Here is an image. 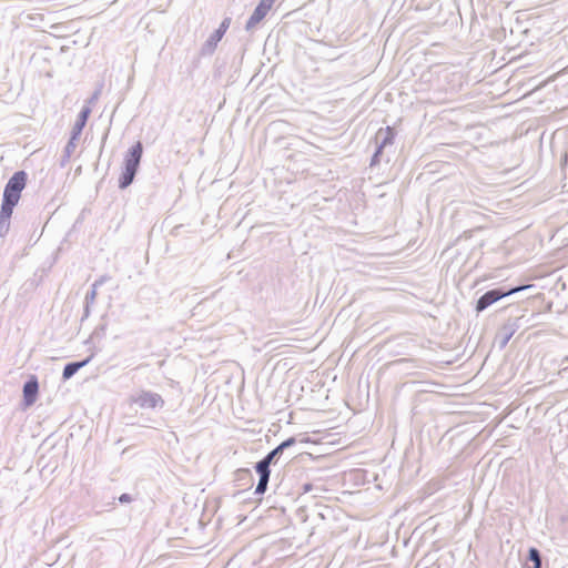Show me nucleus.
<instances>
[{
    "mask_svg": "<svg viewBox=\"0 0 568 568\" xmlns=\"http://www.w3.org/2000/svg\"><path fill=\"white\" fill-rule=\"evenodd\" d=\"M142 155L143 143L141 141H136L125 152L118 180V187L120 190H125L133 183L140 169Z\"/></svg>",
    "mask_w": 568,
    "mask_h": 568,
    "instance_id": "f257e3e1",
    "label": "nucleus"
},
{
    "mask_svg": "<svg viewBox=\"0 0 568 568\" xmlns=\"http://www.w3.org/2000/svg\"><path fill=\"white\" fill-rule=\"evenodd\" d=\"M532 287L530 284H519V285H500L488 290L481 296H479L474 306V311L477 315L486 311L489 306L494 305L498 301L504 297L514 295L516 293L526 291Z\"/></svg>",
    "mask_w": 568,
    "mask_h": 568,
    "instance_id": "f03ea898",
    "label": "nucleus"
},
{
    "mask_svg": "<svg viewBox=\"0 0 568 568\" xmlns=\"http://www.w3.org/2000/svg\"><path fill=\"white\" fill-rule=\"evenodd\" d=\"M28 182V173L24 170L16 171L7 181L2 200L10 201L13 203H19L21 199V193L26 187Z\"/></svg>",
    "mask_w": 568,
    "mask_h": 568,
    "instance_id": "7ed1b4c3",
    "label": "nucleus"
},
{
    "mask_svg": "<svg viewBox=\"0 0 568 568\" xmlns=\"http://www.w3.org/2000/svg\"><path fill=\"white\" fill-rule=\"evenodd\" d=\"M231 22H232L231 17L223 18V20L220 22V26L217 27V29H215L210 34V37L205 40V42L202 44V47L200 49V54L202 57L212 55L215 52L219 42L225 36L226 31L229 30V28L231 26Z\"/></svg>",
    "mask_w": 568,
    "mask_h": 568,
    "instance_id": "20e7f679",
    "label": "nucleus"
},
{
    "mask_svg": "<svg viewBox=\"0 0 568 568\" xmlns=\"http://www.w3.org/2000/svg\"><path fill=\"white\" fill-rule=\"evenodd\" d=\"M130 403L142 409H161L165 404L163 397L152 390H141L131 395Z\"/></svg>",
    "mask_w": 568,
    "mask_h": 568,
    "instance_id": "39448f33",
    "label": "nucleus"
},
{
    "mask_svg": "<svg viewBox=\"0 0 568 568\" xmlns=\"http://www.w3.org/2000/svg\"><path fill=\"white\" fill-rule=\"evenodd\" d=\"M273 464L271 462H268V459H266L265 457H263L262 459H260L258 462H256L253 466L255 473L257 474L258 476V481H257V485L255 487V490H254V495L255 496H263L267 488H268V483H270V478H271V466Z\"/></svg>",
    "mask_w": 568,
    "mask_h": 568,
    "instance_id": "423d86ee",
    "label": "nucleus"
},
{
    "mask_svg": "<svg viewBox=\"0 0 568 568\" xmlns=\"http://www.w3.org/2000/svg\"><path fill=\"white\" fill-rule=\"evenodd\" d=\"M39 379L36 374H30L22 385L21 407L27 409L36 404L39 397Z\"/></svg>",
    "mask_w": 568,
    "mask_h": 568,
    "instance_id": "0eeeda50",
    "label": "nucleus"
},
{
    "mask_svg": "<svg viewBox=\"0 0 568 568\" xmlns=\"http://www.w3.org/2000/svg\"><path fill=\"white\" fill-rule=\"evenodd\" d=\"M520 321L521 317L519 316L508 318L499 328L495 337V342L497 343L499 349H504L514 334L520 328Z\"/></svg>",
    "mask_w": 568,
    "mask_h": 568,
    "instance_id": "6e6552de",
    "label": "nucleus"
},
{
    "mask_svg": "<svg viewBox=\"0 0 568 568\" xmlns=\"http://www.w3.org/2000/svg\"><path fill=\"white\" fill-rule=\"evenodd\" d=\"M275 1L276 0H260L245 23V31L251 32L261 21L265 19Z\"/></svg>",
    "mask_w": 568,
    "mask_h": 568,
    "instance_id": "1a4fd4ad",
    "label": "nucleus"
},
{
    "mask_svg": "<svg viewBox=\"0 0 568 568\" xmlns=\"http://www.w3.org/2000/svg\"><path fill=\"white\" fill-rule=\"evenodd\" d=\"M92 109L89 105H82L80 112L77 115V120L72 125L70 136L79 140L83 129L85 128L88 120L91 115Z\"/></svg>",
    "mask_w": 568,
    "mask_h": 568,
    "instance_id": "9d476101",
    "label": "nucleus"
},
{
    "mask_svg": "<svg viewBox=\"0 0 568 568\" xmlns=\"http://www.w3.org/2000/svg\"><path fill=\"white\" fill-rule=\"evenodd\" d=\"M396 130L393 126L387 125L386 128H381L375 134V142H378L382 146L390 148L393 146L396 138Z\"/></svg>",
    "mask_w": 568,
    "mask_h": 568,
    "instance_id": "9b49d317",
    "label": "nucleus"
},
{
    "mask_svg": "<svg viewBox=\"0 0 568 568\" xmlns=\"http://www.w3.org/2000/svg\"><path fill=\"white\" fill-rule=\"evenodd\" d=\"M93 358V354L82 361L69 362L64 365L62 371V379L68 381L72 378L82 367L87 366Z\"/></svg>",
    "mask_w": 568,
    "mask_h": 568,
    "instance_id": "f8f14e48",
    "label": "nucleus"
},
{
    "mask_svg": "<svg viewBox=\"0 0 568 568\" xmlns=\"http://www.w3.org/2000/svg\"><path fill=\"white\" fill-rule=\"evenodd\" d=\"M526 568H542V556L538 548H528L526 556Z\"/></svg>",
    "mask_w": 568,
    "mask_h": 568,
    "instance_id": "ddd939ff",
    "label": "nucleus"
},
{
    "mask_svg": "<svg viewBox=\"0 0 568 568\" xmlns=\"http://www.w3.org/2000/svg\"><path fill=\"white\" fill-rule=\"evenodd\" d=\"M98 287L93 286L91 284L90 290L87 292L84 297V307H83V314L81 317V322L85 321L90 314H91V305L94 304L97 295H98Z\"/></svg>",
    "mask_w": 568,
    "mask_h": 568,
    "instance_id": "4468645a",
    "label": "nucleus"
},
{
    "mask_svg": "<svg viewBox=\"0 0 568 568\" xmlns=\"http://www.w3.org/2000/svg\"><path fill=\"white\" fill-rule=\"evenodd\" d=\"M79 140L69 136V140H68V142H67V144H65V146L63 149V154L60 158L59 164H60L61 168H64L69 163V161L71 159V155H72V153L74 152V150L77 148V142Z\"/></svg>",
    "mask_w": 568,
    "mask_h": 568,
    "instance_id": "2eb2a0df",
    "label": "nucleus"
},
{
    "mask_svg": "<svg viewBox=\"0 0 568 568\" xmlns=\"http://www.w3.org/2000/svg\"><path fill=\"white\" fill-rule=\"evenodd\" d=\"M17 205H18L17 203H13V202H10V201L2 200V201H1V207H0V219H1L2 221H8V222H10V221H11L12 213H13V210H14V207H16Z\"/></svg>",
    "mask_w": 568,
    "mask_h": 568,
    "instance_id": "dca6fc26",
    "label": "nucleus"
},
{
    "mask_svg": "<svg viewBox=\"0 0 568 568\" xmlns=\"http://www.w3.org/2000/svg\"><path fill=\"white\" fill-rule=\"evenodd\" d=\"M234 481H246L252 485L253 475L251 469L248 468H239L234 471Z\"/></svg>",
    "mask_w": 568,
    "mask_h": 568,
    "instance_id": "f3484780",
    "label": "nucleus"
},
{
    "mask_svg": "<svg viewBox=\"0 0 568 568\" xmlns=\"http://www.w3.org/2000/svg\"><path fill=\"white\" fill-rule=\"evenodd\" d=\"M375 144H376L375 151L372 154L371 161H369V166L371 168L376 166V165H378L381 163L383 153L386 150V148L382 146L378 142H375Z\"/></svg>",
    "mask_w": 568,
    "mask_h": 568,
    "instance_id": "a211bd4d",
    "label": "nucleus"
},
{
    "mask_svg": "<svg viewBox=\"0 0 568 568\" xmlns=\"http://www.w3.org/2000/svg\"><path fill=\"white\" fill-rule=\"evenodd\" d=\"M285 452L280 445L270 450L264 457L268 459L274 466L278 463Z\"/></svg>",
    "mask_w": 568,
    "mask_h": 568,
    "instance_id": "6ab92c4d",
    "label": "nucleus"
},
{
    "mask_svg": "<svg viewBox=\"0 0 568 568\" xmlns=\"http://www.w3.org/2000/svg\"><path fill=\"white\" fill-rule=\"evenodd\" d=\"M300 489H301L302 495L314 491V495H313L314 498L320 497L321 493L324 490L321 486L314 485L312 483L302 484Z\"/></svg>",
    "mask_w": 568,
    "mask_h": 568,
    "instance_id": "aec40b11",
    "label": "nucleus"
},
{
    "mask_svg": "<svg viewBox=\"0 0 568 568\" xmlns=\"http://www.w3.org/2000/svg\"><path fill=\"white\" fill-rule=\"evenodd\" d=\"M297 443V438L295 436H291L286 439H284L283 442H281L278 445L282 447V449L285 452L287 450L288 448L295 446Z\"/></svg>",
    "mask_w": 568,
    "mask_h": 568,
    "instance_id": "412c9836",
    "label": "nucleus"
},
{
    "mask_svg": "<svg viewBox=\"0 0 568 568\" xmlns=\"http://www.w3.org/2000/svg\"><path fill=\"white\" fill-rule=\"evenodd\" d=\"M10 230V222L0 219V237H4Z\"/></svg>",
    "mask_w": 568,
    "mask_h": 568,
    "instance_id": "4be33fe9",
    "label": "nucleus"
},
{
    "mask_svg": "<svg viewBox=\"0 0 568 568\" xmlns=\"http://www.w3.org/2000/svg\"><path fill=\"white\" fill-rule=\"evenodd\" d=\"M111 280V276L108 275V274H103L101 275L99 278H97L92 285L95 286V287H101L103 284H105L106 282H109Z\"/></svg>",
    "mask_w": 568,
    "mask_h": 568,
    "instance_id": "5701e85b",
    "label": "nucleus"
},
{
    "mask_svg": "<svg viewBox=\"0 0 568 568\" xmlns=\"http://www.w3.org/2000/svg\"><path fill=\"white\" fill-rule=\"evenodd\" d=\"M118 501L120 504H129L131 501H133V497L131 494H128V493H123L121 494L119 497H118Z\"/></svg>",
    "mask_w": 568,
    "mask_h": 568,
    "instance_id": "b1692460",
    "label": "nucleus"
},
{
    "mask_svg": "<svg viewBox=\"0 0 568 568\" xmlns=\"http://www.w3.org/2000/svg\"><path fill=\"white\" fill-rule=\"evenodd\" d=\"M99 95H100V90H95L92 93V95L87 100L84 105L91 106V104H93L98 100Z\"/></svg>",
    "mask_w": 568,
    "mask_h": 568,
    "instance_id": "393cba45",
    "label": "nucleus"
},
{
    "mask_svg": "<svg viewBox=\"0 0 568 568\" xmlns=\"http://www.w3.org/2000/svg\"><path fill=\"white\" fill-rule=\"evenodd\" d=\"M104 329H105V325H100L99 327H97V329H95V334H98V333H99V331H100V332H104Z\"/></svg>",
    "mask_w": 568,
    "mask_h": 568,
    "instance_id": "a878e982",
    "label": "nucleus"
},
{
    "mask_svg": "<svg viewBox=\"0 0 568 568\" xmlns=\"http://www.w3.org/2000/svg\"><path fill=\"white\" fill-rule=\"evenodd\" d=\"M221 77V70L217 68L214 72V78Z\"/></svg>",
    "mask_w": 568,
    "mask_h": 568,
    "instance_id": "bb28decb",
    "label": "nucleus"
},
{
    "mask_svg": "<svg viewBox=\"0 0 568 568\" xmlns=\"http://www.w3.org/2000/svg\"><path fill=\"white\" fill-rule=\"evenodd\" d=\"M300 442H301V443H307V442H308V438H307V437H303Z\"/></svg>",
    "mask_w": 568,
    "mask_h": 568,
    "instance_id": "cd10ccee",
    "label": "nucleus"
}]
</instances>
